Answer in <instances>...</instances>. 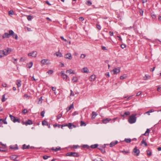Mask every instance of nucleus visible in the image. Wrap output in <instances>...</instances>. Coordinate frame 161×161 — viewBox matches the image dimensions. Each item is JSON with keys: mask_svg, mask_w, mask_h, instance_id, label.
Returning <instances> with one entry per match:
<instances>
[{"mask_svg": "<svg viewBox=\"0 0 161 161\" xmlns=\"http://www.w3.org/2000/svg\"><path fill=\"white\" fill-rule=\"evenodd\" d=\"M62 116V114H58L57 116V119H59Z\"/></svg>", "mask_w": 161, "mask_h": 161, "instance_id": "obj_52", "label": "nucleus"}, {"mask_svg": "<svg viewBox=\"0 0 161 161\" xmlns=\"http://www.w3.org/2000/svg\"><path fill=\"white\" fill-rule=\"evenodd\" d=\"M30 147V146L29 145L26 146L25 144H24L23 145L22 148L23 149H29Z\"/></svg>", "mask_w": 161, "mask_h": 161, "instance_id": "obj_30", "label": "nucleus"}, {"mask_svg": "<svg viewBox=\"0 0 161 161\" xmlns=\"http://www.w3.org/2000/svg\"><path fill=\"white\" fill-rule=\"evenodd\" d=\"M32 124V122L31 120H29L25 122V125H31Z\"/></svg>", "mask_w": 161, "mask_h": 161, "instance_id": "obj_29", "label": "nucleus"}, {"mask_svg": "<svg viewBox=\"0 0 161 161\" xmlns=\"http://www.w3.org/2000/svg\"><path fill=\"white\" fill-rule=\"evenodd\" d=\"M150 130H149V129H147V130L145 132L148 135H149V133L150 132Z\"/></svg>", "mask_w": 161, "mask_h": 161, "instance_id": "obj_63", "label": "nucleus"}, {"mask_svg": "<svg viewBox=\"0 0 161 161\" xmlns=\"http://www.w3.org/2000/svg\"><path fill=\"white\" fill-rule=\"evenodd\" d=\"M6 56L5 54V51L4 50H0V58H1Z\"/></svg>", "mask_w": 161, "mask_h": 161, "instance_id": "obj_17", "label": "nucleus"}, {"mask_svg": "<svg viewBox=\"0 0 161 161\" xmlns=\"http://www.w3.org/2000/svg\"><path fill=\"white\" fill-rule=\"evenodd\" d=\"M49 157H50V156L47 155H45L43 156V158L45 160L47 159Z\"/></svg>", "mask_w": 161, "mask_h": 161, "instance_id": "obj_49", "label": "nucleus"}, {"mask_svg": "<svg viewBox=\"0 0 161 161\" xmlns=\"http://www.w3.org/2000/svg\"><path fill=\"white\" fill-rule=\"evenodd\" d=\"M120 46L122 49H124L126 47V45L125 44H123L121 45Z\"/></svg>", "mask_w": 161, "mask_h": 161, "instance_id": "obj_56", "label": "nucleus"}, {"mask_svg": "<svg viewBox=\"0 0 161 161\" xmlns=\"http://www.w3.org/2000/svg\"><path fill=\"white\" fill-rule=\"evenodd\" d=\"M97 114L96 112L94 111L92 112V119H95Z\"/></svg>", "mask_w": 161, "mask_h": 161, "instance_id": "obj_21", "label": "nucleus"}, {"mask_svg": "<svg viewBox=\"0 0 161 161\" xmlns=\"http://www.w3.org/2000/svg\"><path fill=\"white\" fill-rule=\"evenodd\" d=\"M127 78V75H121L120 77V79L121 80H123Z\"/></svg>", "mask_w": 161, "mask_h": 161, "instance_id": "obj_39", "label": "nucleus"}, {"mask_svg": "<svg viewBox=\"0 0 161 161\" xmlns=\"http://www.w3.org/2000/svg\"><path fill=\"white\" fill-rule=\"evenodd\" d=\"M136 114H132L129 117L128 119V121L130 124H133L135 123L136 120Z\"/></svg>", "mask_w": 161, "mask_h": 161, "instance_id": "obj_1", "label": "nucleus"}, {"mask_svg": "<svg viewBox=\"0 0 161 161\" xmlns=\"http://www.w3.org/2000/svg\"><path fill=\"white\" fill-rule=\"evenodd\" d=\"M28 112V111L26 109H24L22 110V113L24 114H25Z\"/></svg>", "mask_w": 161, "mask_h": 161, "instance_id": "obj_54", "label": "nucleus"}, {"mask_svg": "<svg viewBox=\"0 0 161 161\" xmlns=\"http://www.w3.org/2000/svg\"><path fill=\"white\" fill-rule=\"evenodd\" d=\"M125 141L127 143H129L131 142V139H130L125 138Z\"/></svg>", "mask_w": 161, "mask_h": 161, "instance_id": "obj_43", "label": "nucleus"}, {"mask_svg": "<svg viewBox=\"0 0 161 161\" xmlns=\"http://www.w3.org/2000/svg\"><path fill=\"white\" fill-rule=\"evenodd\" d=\"M83 72L85 73H87L88 72L89 70L86 67L84 68L83 69Z\"/></svg>", "mask_w": 161, "mask_h": 161, "instance_id": "obj_34", "label": "nucleus"}, {"mask_svg": "<svg viewBox=\"0 0 161 161\" xmlns=\"http://www.w3.org/2000/svg\"><path fill=\"white\" fill-rule=\"evenodd\" d=\"M5 94H4L3 95L2 98V102H4L6 100V99H5Z\"/></svg>", "mask_w": 161, "mask_h": 161, "instance_id": "obj_50", "label": "nucleus"}, {"mask_svg": "<svg viewBox=\"0 0 161 161\" xmlns=\"http://www.w3.org/2000/svg\"><path fill=\"white\" fill-rule=\"evenodd\" d=\"M92 2L89 1H87V4L88 6H90L92 4Z\"/></svg>", "mask_w": 161, "mask_h": 161, "instance_id": "obj_55", "label": "nucleus"}, {"mask_svg": "<svg viewBox=\"0 0 161 161\" xmlns=\"http://www.w3.org/2000/svg\"><path fill=\"white\" fill-rule=\"evenodd\" d=\"M141 143L142 144H143L144 146L147 147V144L144 138H143L141 142Z\"/></svg>", "mask_w": 161, "mask_h": 161, "instance_id": "obj_28", "label": "nucleus"}, {"mask_svg": "<svg viewBox=\"0 0 161 161\" xmlns=\"http://www.w3.org/2000/svg\"><path fill=\"white\" fill-rule=\"evenodd\" d=\"M8 32L10 34V36H12L16 40L18 39V36L17 35L15 34L12 30H9Z\"/></svg>", "mask_w": 161, "mask_h": 161, "instance_id": "obj_4", "label": "nucleus"}, {"mask_svg": "<svg viewBox=\"0 0 161 161\" xmlns=\"http://www.w3.org/2000/svg\"><path fill=\"white\" fill-rule=\"evenodd\" d=\"M72 124L71 123H69L68 124H63L61 126V128L63 129V127L64 126H68L69 129L72 128Z\"/></svg>", "mask_w": 161, "mask_h": 161, "instance_id": "obj_7", "label": "nucleus"}, {"mask_svg": "<svg viewBox=\"0 0 161 161\" xmlns=\"http://www.w3.org/2000/svg\"><path fill=\"white\" fill-rule=\"evenodd\" d=\"M61 73L62 77L64 79L66 80L67 79V78L68 77V76L66 74H64V71H61Z\"/></svg>", "mask_w": 161, "mask_h": 161, "instance_id": "obj_13", "label": "nucleus"}, {"mask_svg": "<svg viewBox=\"0 0 161 161\" xmlns=\"http://www.w3.org/2000/svg\"><path fill=\"white\" fill-rule=\"evenodd\" d=\"M97 28L99 30H100L101 29V26L100 25H98L97 24L96 25Z\"/></svg>", "mask_w": 161, "mask_h": 161, "instance_id": "obj_59", "label": "nucleus"}, {"mask_svg": "<svg viewBox=\"0 0 161 161\" xmlns=\"http://www.w3.org/2000/svg\"><path fill=\"white\" fill-rule=\"evenodd\" d=\"M154 111V110L152 109H151V110H149L148 111L146 112L145 114H147L148 115H150V113H151L153 112Z\"/></svg>", "mask_w": 161, "mask_h": 161, "instance_id": "obj_35", "label": "nucleus"}, {"mask_svg": "<svg viewBox=\"0 0 161 161\" xmlns=\"http://www.w3.org/2000/svg\"><path fill=\"white\" fill-rule=\"evenodd\" d=\"M86 56V55L84 54H82L80 56V58H84Z\"/></svg>", "mask_w": 161, "mask_h": 161, "instance_id": "obj_57", "label": "nucleus"}, {"mask_svg": "<svg viewBox=\"0 0 161 161\" xmlns=\"http://www.w3.org/2000/svg\"><path fill=\"white\" fill-rule=\"evenodd\" d=\"M98 146V145L97 144H95L94 145H92L91 146V147L92 148H95L97 147Z\"/></svg>", "mask_w": 161, "mask_h": 161, "instance_id": "obj_38", "label": "nucleus"}, {"mask_svg": "<svg viewBox=\"0 0 161 161\" xmlns=\"http://www.w3.org/2000/svg\"><path fill=\"white\" fill-rule=\"evenodd\" d=\"M45 113V111L44 110L41 112V116H42V117H44Z\"/></svg>", "mask_w": 161, "mask_h": 161, "instance_id": "obj_51", "label": "nucleus"}, {"mask_svg": "<svg viewBox=\"0 0 161 161\" xmlns=\"http://www.w3.org/2000/svg\"><path fill=\"white\" fill-rule=\"evenodd\" d=\"M53 72V70H49L48 71H47V73H48L49 74V75H51L52 74Z\"/></svg>", "mask_w": 161, "mask_h": 161, "instance_id": "obj_44", "label": "nucleus"}, {"mask_svg": "<svg viewBox=\"0 0 161 161\" xmlns=\"http://www.w3.org/2000/svg\"><path fill=\"white\" fill-rule=\"evenodd\" d=\"M65 58L69 59H71L72 57L70 53H67L65 54Z\"/></svg>", "mask_w": 161, "mask_h": 161, "instance_id": "obj_14", "label": "nucleus"}, {"mask_svg": "<svg viewBox=\"0 0 161 161\" xmlns=\"http://www.w3.org/2000/svg\"><path fill=\"white\" fill-rule=\"evenodd\" d=\"M10 36V34L7 33H5L3 36L2 37L3 38H9Z\"/></svg>", "mask_w": 161, "mask_h": 161, "instance_id": "obj_19", "label": "nucleus"}, {"mask_svg": "<svg viewBox=\"0 0 161 161\" xmlns=\"http://www.w3.org/2000/svg\"><path fill=\"white\" fill-rule=\"evenodd\" d=\"M86 124L83 121H81L80 122V125L81 126H86Z\"/></svg>", "mask_w": 161, "mask_h": 161, "instance_id": "obj_47", "label": "nucleus"}, {"mask_svg": "<svg viewBox=\"0 0 161 161\" xmlns=\"http://www.w3.org/2000/svg\"><path fill=\"white\" fill-rule=\"evenodd\" d=\"M9 117L11 118V120L14 123L16 122H18L19 123H20V121L19 119L18 118H16L14 116H12L11 114H9Z\"/></svg>", "mask_w": 161, "mask_h": 161, "instance_id": "obj_3", "label": "nucleus"}, {"mask_svg": "<svg viewBox=\"0 0 161 161\" xmlns=\"http://www.w3.org/2000/svg\"><path fill=\"white\" fill-rule=\"evenodd\" d=\"M5 54H6V56L8 55L11 52V49L10 48H7V49H5Z\"/></svg>", "mask_w": 161, "mask_h": 161, "instance_id": "obj_16", "label": "nucleus"}, {"mask_svg": "<svg viewBox=\"0 0 161 161\" xmlns=\"http://www.w3.org/2000/svg\"><path fill=\"white\" fill-rule=\"evenodd\" d=\"M78 81V79L76 77H73L72 79V81L73 82H77Z\"/></svg>", "mask_w": 161, "mask_h": 161, "instance_id": "obj_40", "label": "nucleus"}, {"mask_svg": "<svg viewBox=\"0 0 161 161\" xmlns=\"http://www.w3.org/2000/svg\"><path fill=\"white\" fill-rule=\"evenodd\" d=\"M83 147H86L87 149H89L90 148L89 146L87 145H83Z\"/></svg>", "mask_w": 161, "mask_h": 161, "instance_id": "obj_58", "label": "nucleus"}, {"mask_svg": "<svg viewBox=\"0 0 161 161\" xmlns=\"http://www.w3.org/2000/svg\"><path fill=\"white\" fill-rule=\"evenodd\" d=\"M51 149L53 151H54L55 152H57L58 151L60 150L61 149V147H56L55 148H54V147H53L52 148H51Z\"/></svg>", "mask_w": 161, "mask_h": 161, "instance_id": "obj_23", "label": "nucleus"}, {"mask_svg": "<svg viewBox=\"0 0 161 161\" xmlns=\"http://www.w3.org/2000/svg\"><path fill=\"white\" fill-rule=\"evenodd\" d=\"M66 156H73L75 157H78L79 156V155L77 153L75 152H69L67 153L66 154Z\"/></svg>", "mask_w": 161, "mask_h": 161, "instance_id": "obj_2", "label": "nucleus"}, {"mask_svg": "<svg viewBox=\"0 0 161 161\" xmlns=\"http://www.w3.org/2000/svg\"><path fill=\"white\" fill-rule=\"evenodd\" d=\"M96 78V77L95 75H92L90 76V79L92 81H94L95 79Z\"/></svg>", "mask_w": 161, "mask_h": 161, "instance_id": "obj_27", "label": "nucleus"}, {"mask_svg": "<svg viewBox=\"0 0 161 161\" xmlns=\"http://www.w3.org/2000/svg\"><path fill=\"white\" fill-rule=\"evenodd\" d=\"M56 55L57 56H59V57H62L63 56L62 54L61 53L59 52V50L58 52L56 53Z\"/></svg>", "mask_w": 161, "mask_h": 161, "instance_id": "obj_31", "label": "nucleus"}, {"mask_svg": "<svg viewBox=\"0 0 161 161\" xmlns=\"http://www.w3.org/2000/svg\"><path fill=\"white\" fill-rule=\"evenodd\" d=\"M78 114V112L77 111H75L73 114L72 115L73 116H75L76 115Z\"/></svg>", "mask_w": 161, "mask_h": 161, "instance_id": "obj_53", "label": "nucleus"}, {"mask_svg": "<svg viewBox=\"0 0 161 161\" xmlns=\"http://www.w3.org/2000/svg\"><path fill=\"white\" fill-rule=\"evenodd\" d=\"M7 118H5V119H0V127H3V124H7V122L6 121Z\"/></svg>", "mask_w": 161, "mask_h": 161, "instance_id": "obj_6", "label": "nucleus"}, {"mask_svg": "<svg viewBox=\"0 0 161 161\" xmlns=\"http://www.w3.org/2000/svg\"><path fill=\"white\" fill-rule=\"evenodd\" d=\"M21 80H18L16 81V84L18 87H20L21 86Z\"/></svg>", "mask_w": 161, "mask_h": 161, "instance_id": "obj_24", "label": "nucleus"}, {"mask_svg": "<svg viewBox=\"0 0 161 161\" xmlns=\"http://www.w3.org/2000/svg\"><path fill=\"white\" fill-rule=\"evenodd\" d=\"M66 73H69L70 74H75V71L73 70H72L71 69H70L69 70H67L66 71Z\"/></svg>", "mask_w": 161, "mask_h": 161, "instance_id": "obj_22", "label": "nucleus"}, {"mask_svg": "<svg viewBox=\"0 0 161 161\" xmlns=\"http://www.w3.org/2000/svg\"><path fill=\"white\" fill-rule=\"evenodd\" d=\"M140 13L141 15H143V11L142 10H141L140 11Z\"/></svg>", "mask_w": 161, "mask_h": 161, "instance_id": "obj_64", "label": "nucleus"}, {"mask_svg": "<svg viewBox=\"0 0 161 161\" xmlns=\"http://www.w3.org/2000/svg\"><path fill=\"white\" fill-rule=\"evenodd\" d=\"M111 120V119L109 118H106L102 120V122L104 124H106Z\"/></svg>", "mask_w": 161, "mask_h": 161, "instance_id": "obj_15", "label": "nucleus"}, {"mask_svg": "<svg viewBox=\"0 0 161 161\" xmlns=\"http://www.w3.org/2000/svg\"><path fill=\"white\" fill-rule=\"evenodd\" d=\"M150 78V76L148 75H146L143 77V80H147L149 79Z\"/></svg>", "mask_w": 161, "mask_h": 161, "instance_id": "obj_36", "label": "nucleus"}, {"mask_svg": "<svg viewBox=\"0 0 161 161\" xmlns=\"http://www.w3.org/2000/svg\"><path fill=\"white\" fill-rule=\"evenodd\" d=\"M120 71V69H118L117 68H115L112 71L113 72V74H116L117 73H119Z\"/></svg>", "mask_w": 161, "mask_h": 161, "instance_id": "obj_11", "label": "nucleus"}, {"mask_svg": "<svg viewBox=\"0 0 161 161\" xmlns=\"http://www.w3.org/2000/svg\"><path fill=\"white\" fill-rule=\"evenodd\" d=\"M130 114V113L129 111H125L123 114L121 113L120 115L122 117L126 118Z\"/></svg>", "mask_w": 161, "mask_h": 161, "instance_id": "obj_8", "label": "nucleus"}, {"mask_svg": "<svg viewBox=\"0 0 161 161\" xmlns=\"http://www.w3.org/2000/svg\"><path fill=\"white\" fill-rule=\"evenodd\" d=\"M105 147L103 146H100L97 148L100 150L102 153H104L105 152V151L104 149Z\"/></svg>", "mask_w": 161, "mask_h": 161, "instance_id": "obj_10", "label": "nucleus"}, {"mask_svg": "<svg viewBox=\"0 0 161 161\" xmlns=\"http://www.w3.org/2000/svg\"><path fill=\"white\" fill-rule=\"evenodd\" d=\"M74 94L72 90H70V96H74Z\"/></svg>", "mask_w": 161, "mask_h": 161, "instance_id": "obj_61", "label": "nucleus"}, {"mask_svg": "<svg viewBox=\"0 0 161 161\" xmlns=\"http://www.w3.org/2000/svg\"><path fill=\"white\" fill-rule=\"evenodd\" d=\"M74 108V105L72 103L71 104L69 107H68L66 108V110H67V111H69V110H70L72 108Z\"/></svg>", "mask_w": 161, "mask_h": 161, "instance_id": "obj_25", "label": "nucleus"}, {"mask_svg": "<svg viewBox=\"0 0 161 161\" xmlns=\"http://www.w3.org/2000/svg\"><path fill=\"white\" fill-rule=\"evenodd\" d=\"M10 148L12 149L17 150L18 149V147L16 145V146L15 147H14V146H10Z\"/></svg>", "mask_w": 161, "mask_h": 161, "instance_id": "obj_37", "label": "nucleus"}, {"mask_svg": "<svg viewBox=\"0 0 161 161\" xmlns=\"http://www.w3.org/2000/svg\"><path fill=\"white\" fill-rule=\"evenodd\" d=\"M151 16L153 19H156V16L155 14L152 13H151Z\"/></svg>", "mask_w": 161, "mask_h": 161, "instance_id": "obj_46", "label": "nucleus"}, {"mask_svg": "<svg viewBox=\"0 0 161 161\" xmlns=\"http://www.w3.org/2000/svg\"><path fill=\"white\" fill-rule=\"evenodd\" d=\"M118 143V141H115L114 142H112L110 144V147H112Z\"/></svg>", "mask_w": 161, "mask_h": 161, "instance_id": "obj_18", "label": "nucleus"}, {"mask_svg": "<svg viewBox=\"0 0 161 161\" xmlns=\"http://www.w3.org/2000/svg\"><path fill=\"white\" fill-rule=\"evenodd\" d=\"M14 13L13 10H10L8 12V14L9 15L13 14Z\"/></svg>", "mask_w": 161, "mask_h": 161, "instance_id": "obj_60", "label": "nucleus"}, {"mask_svg": "<svg viewBox=\"0 0 161 161\" xmlns=\"http://www.w3.org/2000/svg\"><path fill=\"white\" fill-rule=\"evenodd\" d=\"M41 64L43 65H48L51 64L49 60L47 59H42L41 61Z\"/></svg>", "mask_w": 161, "mask_h": 161, "instance_id": "obj_5", "label": "nucleus"}, {"mask_svg": "<svg viewBox=\"0 0 161 161\" xmlns=\"http://www.w3.org/2000/svg\"><path fill=\"white\" fill-rule=\"evenodd\" d=\"M33 65V63L32 62H31L29 64H27V66L29 68H30Z\"/></svg>", "mask_w": 161, "mask_h": 161, "instance_id": "obj_33", "label": "nucleus"}, {"mask_svg": "<svg viewBox=\"0 0 161 161\" xmlns=\"http://www.w3.org/2000/svg\"><path fill=\"white\" fill-rule=\"evenodd\" d=\"M120 152L123 153L124 154H126L129 153V152L128 151H125V150L120 151Z\"/></svg>", "mask_w": 161, "mask_h": 161, "instance_id": "obj_41", "label": "nucleus"}, {"mask_svg": "<svg viewBox=\"0 0 161 161\" xmlns=\"http://www.w3.org/2000/svg\"><path fill=\"white\" fill-rule=\"evenodd\" d=\"M133 152L136 153V154H135V155L138 156L140 153V150L137 149L136 147L133 149Z\"/></svg>", "mask_w": 161, "mask_h": 161, "instance_id": "obj_9", "label": "nucleus"}, {"mask_svg": "<svg viewBox=\"0 0 161 161\" xmlns=\"http://www.w3.org/2000/svg\"><path fill=\"white\" fill-rule=\"evenodd\" d=\"M25 29L26 31L27 30V31H31V29L28 27H25Z\"/></svg>", "mask_w": 161, "mask_h": 161, "instance_id": "obj_48", "label": "nucleus"}, {"mask_svg": "<svg viewBox=\"0 0 161 161\" xmlns=\"http://www.w3.org/2000/svg\"><path fill=\"white\" fill-rule=\"evenodd\" d=\"M18 156L16 155H12L9 156L11 160H15L17 157Z\"/></svg>", "mask_w": 161, "mask_h": 161, "instance_id": "obj_20", "label": "nucleus"}, {"mask_svg": "<svg viewBox=\"0 0 161 161\" xmlns=\"http://www.w3.org/2000/svg\"><path fill=\"white\" fill-rule=\"evenodd\" d=\"M147 155H148L149 156L151 155L152 152L150 151L147 150Z\"/></svg>", "mask_w": 161, "mask_h": 161, "instance_id": "obj_42", "label": "nucleus"}, {"mask_svg": "<svg viewBox=\"0 0 161 161\" xmlns=\"http://www.w3.org/2000/svg\"><path fill=\"white\" fill-rule=\"evenodd\" d=\"M37 54V53L36 51H33L32 53H29L28 54L29 56H32L33 57H36Z\"/></svg>", "mask_w": 161, "mask_h": 161, "instance_id": "obj_12", "label": "nucleus"}, {"mask_svg": "<svg viewBox=\"0 0 161 161\" xmlns=\"http://www.w3.org/2000/svg\"><path fill=\"white\" fill-rule=\"evenodd\" d=\"M42 125L43 126L48 125V123L45 120L42 121Z\"/></svg>", "mask_w": 161, "mask_h": 161, "instance_id": "obj_32", "label": "nucleus"}, {"mask_svg": "<svg viewBox=\"0 0 161 161\" xmlns=\"http://www.w3.org/2000/svg\"><path fill=\"white\" fill-rule=\"evenodd\" d=\"M6 149V146H4L3 147H0V151L1 152H4L5 151Z\"/></svg>", "mask_w": 161, "mask_h": 161, "instance_id": "obj_26", "label": "nucleus"}, {"mask_svg": "<svg viewBox=\"0 0 161 161\" xmlns=\"http://www.w3.org/2000/svg\"><path fill=\"white\" fill-rule=\"evenodd\" d=\"M141 93H142V92H140V91L139 92H138L137 93L136 96H138L140 95L141 94Z\"/></svg>", "mask_w": 161, "mask_h": 161, "instance_id": "obj_62", "label": "nucleus"}, {"mask_svg": "<svg viewBox=\"0 0 161 161\" xmlns=\"http://www.w3.org/2000/svg\"><path fill=\"white\" fill-rule=\"evenodd\" d=\"M32 18V16L31 15L28 16L27 17V19L28 20H31Z\"/></svg>", "mask_w": 161, "mask_h": 161, "instance_id": "obj_45", "label": "nucleus"}]
</instances>
